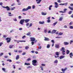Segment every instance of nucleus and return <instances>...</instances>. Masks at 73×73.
<instances>
[{"instance_id": "09e8293b", "label": "nucleus", "mask_w": 73, "mask_h": 73, "mask_svg": "<svg viewBox=\"0 0 73 73\" xmlns=\"http://www.w3.org/2000/svg\"><path fill=\"white\" fill-rule=\"evenodd\" d=\"M47 22L48 23H50V20L48 19L47 20Z\"/></svg>"}, {"instance_id": "e2e57ef3", "label": "nucleus", "mask_w": 73, "mask_h": 73, "mask_svg": "<svg viewBox=\"0 0 73 73\" xmlns=\"http://www.w3.org/2000/svg\"><path fill=\"white\" fill-rule=\"evenodd\" d=\"M64 28H67V26L66 25H65L64 26Z\"/></svg>"}, {"instance_id": "774afa93", "label": "nucleus", "mask_w": 73, "mask_h": 73, "mask_svg": "<svg viewBox=\"0 0 73 73\" xmlns=\"http://www.w3.org/2000/svg\"><path fill=\"white\" fill-rule=\"evenodd\" d=\"M71 17L73 18V14H72L71 16Z\"/></svg>"}, {"instance_id": "1a4fd4ad", "label": "nucleus", "mask_w": 73, "mask_h": 73, "mask_svg": "<svg viewBox=\"0 0 73 73\" xmlns=\"http://www.w3.org/2000/svg\"><path fill=\"white\" fill-rule=\"evenodd\" d=\"M25 21L26 23H27L29 22V21H30V19H26L25 20Z\"/></svg>"}, {"instance_id": "bb28decb", "label": "nucleus", "mask_w": 73, "mask_h": 73, "mask_svg": "<svg viewBox=\"0 0 73 73\" xmlns=\"http://www.w3.org/2000/svg\"><path fill=\"white\" fill-rule=\"evenodd\" d=\"M37 42V40H36L35 42H31L32 45H33V44H34V43H35V42Z\"/></svg>"}, {"instance_id": "473e14b6", "label": "nucleus", "mask_w": 73, "mask_h": 73, "mask_svg": "<svg viewBox=\"0 0 73 73\" xmlns=\"http://www.w3.org/2000/svg\"><path fill=\"white\" fill-rule=\"evenodd\" d=\"M31 35V32H29L27 34V36H29V35Z\"/></svg>"}, {"instance_id": "7c9ffc66", "label": "nucleus", "mask_w": 73, "mask_h": 73, "mask_svg": "<svg viewBox=\"0 0 73 73\" xmlns=\"http://www.w3.org/2000/svg\"><path fill=\"white\" fill-rule=\"evenodd\" d=\"M2 69L4 71V72H5V68H2Z\"/></svg>"}, {"instance_id": "a19ab883", "label": "nucleus", "mask_w": 73, "mask_h": 73, "mask_svg": "<svg viewBox=\"0 0 73 73\" xmlns=\"http://www.w3.org/2000/svg\"><path fill=\"white\" fill-rule=\"evenodd\" d=\"M32 8L33 9H35V6L33 5Z\"/></svg>"}, {"instance_id": "f704fd0d", "label": "nucleus", "mask_w": 73, "mask_h": 73, "mask_svg": "<svg viewBox=\"0 0 73 73\" xmlns=\"http://www.w3.org/2000/svg\"><path fill=\"white\" fill-rule=\"evenodd\" d=\"M59 53H60V52H56V55H59Z\"/></svg>"}, {"instance_id": "3c124183", "label": "nucleus", "mask_w": 73, "mask_h": 73, "mask_svg": "<svg viewBox=\"0 0 73 73\" xmlns=\"http://www.w3.org/2000/svg\"><path fill=\"white\" fill-rule=\"evenodd\" d=\"M3 44V42H0V46H2V44Z\"/></svg>"}, {"instance_id": "ddd939ff", "label": "nucleus", "mask_w": 73, "mask_h": 73, "mask_svg": "<svg viewBox=\"0 0 73 73\" xmlns=\"http://www.w3.org/2000/svg\"><path fill=\"white\" fill-rule=\"evenodd\" d=\"M44 38L45 39L44 40H45V41H49V38L46 37H44Z\"/></svg>"}, {"instance_id": "4c0bfd02", "label": "nucleus", "mask_w": 73, "mask_h": 73, "mask_svg": "<svg viewBox=\"0 0 73 73\" xmlns=\"http://www.w3.org/2000/svg\"><path fill=\"white\" fill-rule=\"evenodd\" d=\"M29 48V46H26L25 47V48L26 49H28Z\"/></svg>"}, {"instance_id": "9b49d317", "label": "nucleus", "mask_w": 73, "mask_h": 73, "mask_svg": "<svg viewBox=\"0 0 73 73\" xmlns=\"http://www.w3.org/2000/svg\"><path fill=\"white\" fill-rule=\"evenodd\" d=\"M56 30H53L52 32L51 33H54L56 32Z\"/></svg>"}, {"instance_id": "a878e982", "label": "nucleus", "mask_w": 73, "mask_h": 73, "mask_svg": "<svg viewBox=\"0 0 73 73\" xmlns=\"http://www.w3.org/2000/svg\"><path fill=\"white\" fill-rule=\"evenodd\" d=\"M7 61H9V62H11L12 61L11 59L7 60Z\"/></svg>"}, {"instance_id": "4468645a", "label": "nucleus", "mask_w": 73, "mask_h": 73, "mask_svg": "<svg viewBox=\"0 0 73 73\" xmlns=\"http://www.w3.org/2000/svg\"><path fill=\"white\" fill-rule=\"evenodd\" d=\"M7 10V11H10V8L8 6H6V8Z\"/></svg>"}, {"instance_id": "8fccbe9b", "label": "nucleus", "mask_w": 73, "mask_h": 73, "mask_svg": "<svg viewBox=\"0 0 73 73\" xmlns=\"http://www.w3.org/2000/svg\"><path fill=\"white\" fill-rule=\"evenodd\" d=\"M57 2H58L59 3H61V0H58Z\"/></svg>"}, {"instance_id": "ea45409f", "label": "nucleus", "mask_w": 73, "mask_h": 73, "mask_svg": "<svg viewBox=\"0 0 73 73\" xmlns=\"http://www.w3.org/2000/svg\"><path fill=\"white\" fill-rule=\"evenodd\" d=\"M32 23H30L29 25V27H32Z\"/></svg>"}, {"instance_id": "0e129e2a", "label": "nucleus", "mask_w": 73, "mask_h": 73, "mask_svg": "<svg viewBox=\"0 0 73 73\" xmlns=\"http://www.w3.org/2000/svg\"><path fill=\"white\" fill-rule=\"evenodd\" d=\"M73 40H71L70 41V44H72V42H73Z\"/></svg>"}, {"instance_id": "72a5a7b5", "label": "nucleus", "mask_w": 73, "mask_h": 73, "mask_svg": "<svg viewBox=\"0 0 73 73\" xmlns=\"http://www.w3.org/2000/svg\"><path fill=\"white\" fill-rule=\"evenodd\" d=\"M72 13V11H69V12H68V13L69 15H70V14H71V13Z\"/></svg>"}, {"instance_id": "f8f14e48", "label": "nucleus", "mask_w": 73, "mask_h": 73, "mask_svg": "<svg viewBox=\"0 0 73 73\" xmlns=\"http://www.w3.org/2000/svg\"><path fill=\"white\" fill-rule=\"evenodd\" d=\"M31 6H28V7L26 8L27 9V10L28 11V10L29 9H31Z\"/></svg>"}, {"instance_id": "423d86ee", "label": "nucleus", "mask_w": 73, "mask_h": 73, "mask_svg": "<svg viewBox=\"0 0 73 73\" xmlns=\"http://www.w3.org/2000/svg\"><path fill=\"white\" fill-rule=\"evenodd\" d=\"M30 39L31 41H35V38L31 37Z\"/></svg>"}, {"instance_id": "aec40b11", "label": "nucleus", "mask_w": 73, "mask_h": 73, "mask_svg": "<svg viewBox=\"0 0 73 73\" xmlns=\"http://www.w3.org/2000/svg\"><path fill=\"white\" fill-rule=\"evenodd\" d=\"M66 53L67 54H69V53H70V51L68 50H67L66 52Z\"/></svg>"}, {"instance_id": "0eeeda50", "label": "nucleus", "mask_w": 73, "mask_h": 73, "mask_svg": "<svg viewBox=\"0 0 73 73\" xmlns=\"http://www.w3.org/2000/svg\"><path fill=\"white\" fill-rule=\"evenodd\" d=\"M42 0H36V2L37 4H40Z\"/></svg>"}, {"instance_id": "f03ea898", "label": "nucleus", "mask_w": 73, "mask_h": 73, "mask_svg": "<svg viewBox=\"0 0 73 73\" xmlns=\"http://www.w3.org/2000/svg\"><path fill=\"white\" fill-rule=\"evenodd\" d=\"M64 50L65 48L64 47L62 48L61 51H62V53L63 55H65V51Z\"/></svg>"}, {"instance_id": "2eb2a0df", "label": "nucleus", "mask_w": 73, "mask_h": 73, "mask_svg": "<svg viewBox=\"0 0 73 73\" xmlns=\"http://www.w3.org/2000/svg\"><path fill=\"white\" fill-rule=\"evenodd\" d=\"M28 11V10L27 8H24L22 9V11H23V12H24V11Z\"/></svg>"}, {"instance_id": "58836bf2", "label": "nucleus", "mask_w": 73, "mask_h": 73, "mask_svg": "<svg viewBox=\"0 0 73 73\" xmlns=\"http://www.w3.org/2000/svg\"><path fill=\"white\" fill-rule=\"evenodd\" d=\"M58 5H55V8H58Z\"/></svg>"}, {"instance_id": "412c9836", "label": "nucleus", "mask_w": 73, "mask_h": 73, "mask_svg": "<svg viewBox=\"0 0 73 73\" xmlns=\"http://www.w3.org/2000/svg\"><path fill=\"white\" fill-rule=\"evenodd\" d=\"M57 24V22H55L53 24L54 27L55 26V25H56Z\"/></svg>"}, {"instance_id": "49530a36", "label": "nucleus", "mask_w": 73, "mask_h": 73, "mask_svg": "<svg viewBox=\"0 0 73 73\" xmlns=\"http://www.w3.org/2000/svg\"><path fill=\"white\" fill-rule=\"evenodd\" d=\"M13 20L14 21H17V19L16 18H15V19H13Z\"/></svg>"}, {"instance_id": "603ef678", "label": "nucleus", "mask_w": 73, "mask_h": 73, "mask_svg": "<svg viewBox=\"0 0 73 73\" xmlns=\"http://www.w3.org/2000/svg\"><path fill=\"white\" fill-rule=\"evenodd\" d=\"M29 24L28 23H27L26 24V26H27V27H28V25H29Z\"/></svg>"}, {"instance_id": "79ce46f5", "label": "nucleus", "mask_w": 73, "mask_h": 73, "mask_svg": "<svg viewBox=\"0 0 73 73\" xmlns=\"http://www.w3.org/2000/svg\"><path fill=\"white\" fill-rule=\"evenodd\" d=\"M55 38H61V37H60V36H57V37H55Z\"/></svg>"}, {"instance_id": "5701e85b", "label": "nucleus", "mask_w": 73, "mask_h": 73, "mask_svg": "<svg viewBox=\"0 0 73 73\" xmlns=\"http://www.w3.org/2000/svg\"><path fill=\"white\" fill-rule=\"evenodd\" d=\"M19 58V55H17L16 57V60H18Z\"/></svg>"}, {"instance_id": "e433bc0d", "label": "nucleus", "mask_w": 73, "mask_h": 73, "mask_svg": "<svg viewBox=\"0 0 73 73\" xmlns=\"http://www.w3.org/2000/svg\"><path fill=\"white\" fill-rule=\"evenodd\" d=\"M14 9H15V7H14L13 8H11V11H13V10H14Z\"/></svg>"}, {"instance_id": "b1692460", "label": "nucleus", "mask_w": 73, "mask_h": 73, "mask_svg": "<svg viewBox=\"0 0 73 73\" xmlns=\"http://www.w3.org/2000/svg\"><path fill=\"white\" fill-rule=\"evenodd\" d=\"M47 31L48 30H47V29H45L44 30V33H46Z\"/></svg>"}, {"instance_id": "9d476101", "label": "nucleus", "mask_w": 73, "mask_h": 73, "mask_svg": "<svg viewBox=\"0 0 73 73\" xmlns=\"http://www.w3.org/2000/svg\"><path fill=\"white\" fill-rule=\"evenodd\" d=\"M52 7H53V6L52 5H51L49 6V7L48 8L49 10L50 11V10H52V8H52Z\"/></svg>"}, {"instance_id": "c03bdc74", "label": "nucleus", "mask_w": 73, "mask_h": 73, "mask_svg": "<svg viewBox=\"0 0 73 73\" xmlns=\"http://www.w3.org/2000/svg\"><path fill=\"white\" fill-rule=\"evenodd\" d=\"M25 65H30V64H29V63H25Z\"/></svg>"}, {"instance_id": "680f3d73", "label": "nucleus", "mask_w": 73, "mask_h": 73, "mask_svg": "<svg viewBox=\"0 0 73 73\" xmlns=\"http://www.w3.org/2000/svg\"><path fill=\"white\" fill-rule=\"evenodd\" d=\"M3 37L5 38V37H7V35H3Z\"/></svg>"}, {"instance_id": "4be33fe9", "label": "nucleus", "mask_w": 73, "mask_h": 73, "mask_svg": "<svg viewBox=\"0 0 73 73\" xmlns=\"http://www.w3.org/2000/svg\"><path fill=\"white\" fill-rule=\"evenodd\" d=\"M13 46H14L13 45H10L9 46V48H11L13 47Z\"/></svg>"}, {"instance_id": "39448f33", "label": "nucleus", "mask_w": 73, "mask_h": 73, "mask_svg": "<svg viewBox=\"0 0 73 73\" xmlns=\"http://www.w3.org/2000/svg\"><path fill=\"white\" fill-rule=\"evenodd\" d=\"M67 69H68V68H67L66 67L64 69L63 68H62L61 69V71L63 72H65V71H66V70H67Z\"/></svg>"}, {"instance_id": "20e7f679", "label": "nucleus", "mask_w": 73, "mask_h": 73, "mask_svg": "<svg viewBox=\"0 0 73 73\" xmlns=\"http://www.w3.org/2000/svg\"><path fill=\"white\" fill-rule=\"evenodd\" d=\"M24 21H25V19H21L20 21V23L21 24V25H23V23H24Z\"/></svg>"}, {"instance_id": "a211bd4d", "label": "nucleus", "mask_w": 73, "mask_h": 73, "mask_svg": "<svg viewBox=\"0 0 73 73\" xmlns=\"http://www.w3.org/2000/svg\"><path fill=\"white\" fill-rule=\"evenodd\" d=\"M41 14L42 15H46V13H44V12H42Z\"/></svg>"}, {"instance_id": "bf43d9fd", "label": "nucleus", "mask_w": 73, "mask_h": 73, "mask_svg": "<svg viewBox=\"0 0 73 73\" xmlns=\"http://www.w3.org/2000/svg\"><path fill=\"white\" fill-rule=\"evenodd\" d=\"M40 68H41L42 70H43V68H42V66H40Z\"/></svg>"}, {"instance_id": "69168bd1", "label": "nucleus", "mask_w": 73, "mask_h": 73, "mask_svg": "<svg viewBox=\"0 0 73 73\" xmlns=\"http://www.w3.org/2000/svg\"><path fill=\"white\" fill-rule=\"evenodd\" d=\"M17 3H20V0H17Z\"/></svg>"}, {"instance_id": "6e6d98bb", "label": "nucleus", "mask_w": 73, "mask_h": 73, "mask_svg": "<svg viewBox=\"0 0 73 73\" xmlns=\"http://www.w3.org/2000/svg\"><path fill=\"white\" fill-rule=\"evenodd\" d=\"M25 37V36H23L22 37V38L24 39Z\"/></svg>"}, {"instance_id": "2f4dec72", "label": "nucleus", "mask_w": 73, "mask_h": 73, "mask_svg": "<svg viewBox=\"0 0 73 73\" xmlns=\"http://www.w3.org/2000/svg\"><path fill=\"white\" fill-rule=\"evenodd\" d=\"M55 47L56 48H59V45H56V46H55Z\"/></svg>"}, {"instance_id": "4d7b16f0", "label": "nucleus", "mask_w": 73, "mask_h": 73, "mask_svg": "<svg viewBox=\"0 0 73 73\" xmlns=\"http://www.w3.org/2000/svg\"><path fill=\"white\" fill-rule=\"evenodd\" d=\"M26 54V53L25 52H24L23 54H23V55H25Z\"/></svg>"}, {"instance_id": "6ab92c4d", "label": "nucleus", "mask_w": 73, "mask_h": 73, "mask_svg": "<svg viewBox=\"0 0 73 73\" xmlns=\"http://www.w3.org/2000/svg\"><path fill=\"white\" fill-rule=\"evenodd\" d=\"M68 8L69 9H70V10H71V11H73V7H68Z\"/></svg>"}, {"instance_id": "cd10ccee", "label": "nucleus", "mask_w": 73, "mask_h": 73, "mask_svg": "<svg viewBox=\"0 0 73 73\" xmlns=\"http://www.w3.org/2000/svg\"><path fill=\"white\" fill-rule=\"evenodd\" d=\"M47 48H50V44H48L47 46Z\"/></svg>"}, {"instance_id": "c756f323", "label": "nucleus", "mask_w": 73, "mask_h": 73, "mask_svg": "<svg viewBox=\"0 0 73 73\" xmlns=\"http://www.w3.org/2000/svg\"><path fill=\"white\" fill-rule=\"evenodd\" d=\"M57 62H58V61H57V60H56L54 62V64L57 63Z\"/></svg>"}, {"instance_id": "6e6552de", "label": "nucleus", "mask_w": 73, "mask_h": 73, "mask_svg": "<svg viewBox=\"0 0 73 73\" xmlns=\"http://www.w3.org/2000/svg\"><path fill=\"white\" fill-rule=\"evenodd\" d=\"M69 42H64V45H68L69 44Z\"/></svg>"}, {"instance_id": "864d4df0", "label": "nucleus", "mask_w": 73, "mask_h": 73, "mask_svg": "<svg viewBox=\"0 0 73 73\" xmlns=\"http://www.w3.org/2000/svg\"><path fill=\"white\" fill-rule=\"evenodd\" d=\"M41 65H42V66H45V64H42Z\"/></svg>"}, {"instance_id": "7ed1b4c3", "label": "nucleus", "mask_w": 73, "mask_h": 73, "mask_svg": "<svg viewBox=\"0 0 73 73\" xmlns=\"http://www.w3.org/2000/svg\"><path fill=\"white\" fill-rule=\"evenodd\" d=\"M6 40H7V42L9 43V42H11V38L7 37L6 38Z\"/></svg>"}, {"instance_id": "37998d69", "label": "nucleus", "mask_w": 73, "mask_h": 73, "mask_svg": "<svg viewBox=\"0 0 73 73\" xmlns=\"http://www.w3.org/2000/svg\"><path fill=\"white\" fill-rule=\"evenodd\" d=\"M70 29H73V27L72 26H70Z\"/></svg>"}, {"instance_id": "393cba45", "label": "nucleus", "mask_w": 73, "mask_h": 73, "mask_svg": "<svg viewBox=\"0 0 73 73\" xmlns=\"http://www.w3.org/2000/svg\"><path fill=\"white\" fill-rule=\"evenodd\" d=\"M62 17H60L59 19V21H62Z\"/></svg>"}, {"instance_id": "a18cd8bd", "label": "nucleus", "mask_w": 73, "mask_h": 73, "mask_svg": "<svg viewBox=\"0 0 73 73\" xmlns=\"http://www.w3.org/2000/svg\"><path fill=\"white\" fill-rule=\"evenodd\" d=\"M68 3H64V5H65V6H66L68 5Z\"/></svg>"}, {"instance_id": "c9c22d12", "label": "nucleus", "mask_w": 73, "mask_h": 73, "mask_svg": "<svg viewBox=\"0 0 73 73\" xmlns=\"http://www.w3.org/2000/svg\"><path fill=\"white\" fill-rule=\"evenodd\" d=\"M59 35H63V33H62V32H60L59 33Z\"/></svg>"}, {"instance_id": "c85d7f7f", "label": "nucleus", "mask_w": 73, "mask_h": 73, "mask_svg": "<svg viewBox=\"0 0 73 73\" xmlns=\"http://www.w3.org/2000/svg\"><path fill=\"white\" fill-rule=\"evenodd\" d=\"M19 42H26V41L25 40H19Z\"/></svg>"}, {"instance_id": "338daca9", "label": "nucleus", "mask_w": 73, "mask_h": 73, "mask_svg": "<svg viewBox=\"0 0 73 73\" xmlns=\"http://www.w3.org/2000/svg\"><path fill=\"white\" fill-rule=\"evenodd\" d=\"M9 16H13V14H12L11 15H9Z\"/></svg>"}, {"instance_id": "5fc2aeb1", "label": "nucleus", "mask_w": 73, "mask_h": 73, "mask_svg": "<svg viewBox=\"0 0 73 73\" xmlns=\"http://www.w3.org/2000/svg\"><path fill=\"white\" fill-rule=\"evenodd\" d=\"M54 3H55V4L56 5H58V3L56 2H55Z\"/></svg>"}, {"instance_id": "dca6fc26", "label": "nucleus", "mask_w": 73, "mask_h": 73, "mask_svg": "<svg viewBox=\"0 0 73 73\" xmlns=\"http://www.w3.org/2000/svg\"><path fill=\"white\" fill-rule=\"evenodd\" d=\"M39 23L40 24H44V21H43L42 22L39 21Z\"/></svg>"}, {"instance_id": "f257e3e1", "label": "nucleus", "mask_w": 73, "mask_h": 73, "mask_svg": "<svg viewBox=\"0 0 73 73\" xmlns=\"http://www.w3.org/2000/svg\"><path fill=\"white\" fill-rule=\"evenodd\" d=\"M32 64L33 65H34V66H37V64H36L37 63V60H33L32 61Z\"/></svg>"}, {"instance_id": "052dcab7", "label": "nucleus", "mask_w": 73, "mask_h": 73, "mask_svg": "<svg viewBox=\"0 0 73 73\" xmlns=\"http://www.w3.org/2000/svg\"><path fill=\"white\" fill-rule=\"evenodd\" d=\"M70 6H71V7H73V3H71L70 4Z\"/></svg>"}, {"instance_id": "f3484780", "label": "nucleus", "mask_w": 73, "mask_h": 73, "mask_svg": "<svg viewBox=\"0 0 73 73\" xmlns=\"http://www.w3.org/2000/svg\"><path fill=\"white\" fill-rule=\"evenodd\" d=\"M65 57V56H61L60 57V59H62V58H64Z\"/></svg>"}, {"instance_id": "de8ad7c7", "label": "nucleus", "mask_w": 73, "mask_h": 73, "mask_svg": "<svg viewBox=\"0 0 73 73\" xmlns=\"http://www.w3.org/2000/svg\"><path fill=\"white\" fill-rule=\"evenodd\" d=\"M31 60V59L30 58H28V59L27 60V61H30Z\"/></svg>"}, {"instance_id": "13d9d810", "label": "nucleus", "mask_w": 73, "mask_h": 73, "mask_svg": "<svg viewBox=\"0 0 73 73\" xmlns=\"http://www.w3.org/2000/svg\"><path fill=\"white\" fill-rule=\"evenodd\" d=\"M18 52L19 53H21V52H22V51H21V50H19L18 51Z\"/></svg>"}]
</instances>
